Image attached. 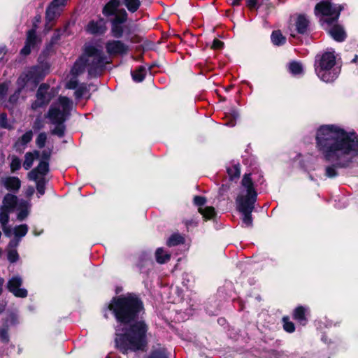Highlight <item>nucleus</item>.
I'll list each match as a JSON object with an SVG mask.
<instances>
[{
	"label": "nucleus",
	"instance_id": "nucleus-1",
	"mask_svg": "<svg viewBox=\"0 0 358 358\" xmlns=\"http://www.w3.org/2000/svg\"><path fill=\"white\" fill-rule=\"evenodd\" d=\"M107 309L124 327L122 332L115 334V348L123 355L146 351L149 327L144 320L145 308L141 296L133 292L113 296Z\"/></svg>",
	"mask_w": 358,
	"mask_h": 358
},
{
	"label": "nucleus",
	"instance_id": "nucleus-2",
	"mask_svg": "<svg viewBox=\"0 0 358 358\" xmlns=\"http://www.w3.org/2000/svg\"><path fill=\"white\" fill-rule=\"evenodd\" d=\"M315 146L326 162H334L325 168V176L334 178L337 169L348 168L358 153V135L336 124H323L316 131Z\"/></svg>",
	"mask_w": 358,
	"mask_h": 358
},
{
	"label": "nucleus",
	"instance_id": "nucleus-3",
	"mask_svg": "<svg viewBox=\"0 0 358 358\" xmlns=\"http://www.w3.org/2000/svg\"><path fill=\"white\" fill-rule=\"evenodd\" d=\"M344 9L343 4H333L329 0H322L317 3L314 9L315 15H321L320 22L328 25H332L329 33L336 42H343L347 38V34L343 27L336 23L341 12Z\"/></svg>",
	"mask_w": 358,
	"mask_h": 358
},
{
	"label": "nucleus",
	"instance_id": "nucleus-4",
	"mask_svg": "<svg viewBox=\"0 0 358 358\" xmlns=\"http://www.w3.org/2000/svg\"><path fill=\"white\" fill-rule=\"evenodd\" d=\"M241 185L245 188L246 194L238 195L236 199L238 211H253L258 194L255 188L250 173H245L241 180Z\"/></svg>",
	"mask_w": 358,
	"mask_h": 358
},
{
	"label": "nucleus",
	"instance_id": "nucleus-5",
	"mask_svg": "<svg viewBox=\"0 0 358 358\" xmlns=\"http://www.w3.org/2000/svg\"><path fill=\"white\" fill-rule=\"evenodd\" d=\"M85 54L87 59L89 57H93V60L90 65L97 66L98 68L103 69L105 64H108L106 61L107 57L103 52V51L96 46L91 44H85L84 46Z\"/></svg>",
	"mask_w": 358,
	"mask_h": 358
},
{
	"label": "nucleus",
	"instance_id": "nucleus-6",
	"mask_svg": "<svg viewBox=\"0 0 358 358\" xmlns=\"http://www.w3.org/2000/svg\"><path fill=\"white\" fill-rule=\"evenodd\" d=\"M50 85L48 83L40 85L36 94V99L32 102L31 106L33 110H36L49 104L52 99V96L48 93Z\"/></svg>",
	"mask_w": 358,
	"mask_h": 358
},
{
	"label": "nucleus",
	"instance_id": "nucleus-7",
	"mask_svg": "<svg viewBox=\"0 0 358 358\" xmlns=\"http://www.w3.org/2000/svg\"><path fill=\"white\" fill-rule=\"evenodd\" d=\"M314 66L318 78L325 83L334 82L340 73V70L335 67H329L317 63H315Z\"/></svg>",
	"mask_w": 358,
	"mask_h": 358
},
{
	"label": "nucleus",
	"instance_id": "nucleus-8",
	"mask_svg": "<svg viewBox=\"0 0 358 358\" xmlns=\"http://www.w3.org/2000/svg\"><path fill=\"white\" fill-rule=\"evenodd\" d=\"M135 266L140 273L148 275L150 271L153 268L154 262L148 253L141 252L134 256Z\"/></svg>",
	"mask_w": 358,
	"mask_h": 358
},
{
	"label": "nucleus",
	"instance_id": "nucleus-9",
	"mask_svg": "<svg viewBox=\"0 0 358 358\" xmlns=\"http://www.w3.org/2000/svg\"><path fill=\"white\" fill-rule=\"evenodd\" d=\"M106 50L111 56H125L129 52L130 48L128 45L121 40H110L106 43Z\"/></svg>",
	"mask_w": 358,
	"mask_h": 358
},
{
	"label": "nucleus",
	"instance_id": "nucleus-10",
	"mask_svg": "<svg viewBox=\"0 0 358 358\" xmlns=\"http://www.w3.org/2000/svg\"><path fill=\"white\" fill-rule=\"evenodd\" d=\"M37 26L34 24L32 28L27 31V38L24 47L20 50V55L27 56L31 53V48H34L39 41L36 35Z\"/></svg>",
	"mask_w": 358,
	"mask_h": 358
},
{
	"label": "nucleus",
	"instance_id": "nucleus-11",
	"mask_svg": "<svg viewBox=\"0 0 358 358\" xmlns=\"http://www.w3.org/2000/svg\"><path fill=\"white\" fill-rule=\"evenodd\" d=\"M22 284L21 278L18 276L13 277L7 284L8 291L13 294L16 297L25 298L28 295L27 290L24 288H20Z\"/></svg>",
	"mask_w": 358,
	"mask_h": 358
},
{
	"label": "nucleus",
	"instance_id": "nucleus-12",
	"mask_svg": "<svg viewBox=\"0 0 358 358\" xmlns=\"http://www.w3.org/2000/svg\"><path fill=\"white\" fill-rule=\"evenodd\" d=\"M49 172V162L40 161L37 166L28 173L27 177L30 180H36L40 176L45 177Z\"/></svg>",
	"mask_w": 358,
	"mask_h": 358
},
{
	"label": "nucleus",
	"instance_id": "nucleus-13",
	"mask_svg": "<svg viewBox=\"0 0 358 358\" xmlns=\"http://www.w3.org/2000/svg\"><path fill=\"white\" fill-rule=\"evenodd\" d=\"M89 65V59L87 58L83 49V53L76 59L71 70V74L75 77H78L85 71V68Z\"/></svg>",
	"mask_w": 358,
	"mask_h": 358
},
{
	"label": "nucleus",
	"instance_id": "nucleus-14",
	"mask_svg": "<svg viewBox=\"0 0 358 358\" xmlns=\"http://www.w3.org/2000/svg\"><path fill=\"white\" fill-rule=\"evenodd\" d=\"M308 308L303 306H296L292 312V318L300 325L306 326L308 322Z\"/></svg>",
	"mask_w": 358,
	"mask_h": 358
},
{
	"label": "nucleus",
	"instance_id": "nucleus-15",
	"mask_svg": "<svg viewBox=\"0 0 358 358\" xmlns=\"http://www.w3.org/2000/svg\"><path fill=\"white\" fill-rule=\"evenodd\" d=\"M68 115L62 112V110L55 107H50L46 115L53 124L64 123Z\"/></svg>",
	"mask_w": 358,
	"mask_h": 358
},
{
	"label": "nucleus",
	"instance_id": "nucleus-16",
	"mask_svg": "<svg viewBox=\"0 0 358 358\" xmlns=\"http://www.w3.org/2000/svg\"><path fill=\"white\" fill-rule=\"evenodd\" d=\"M315 63L329 67H335L336 56L334 52H325L322 55H317Z\"/></svg>",
	"mask_w": 358,
	"mask_h": 358
},
{
	"label": "nucleus",
	"instance_id": "nucleus-17",
	"mask_svg": "<svg viewBox=\"0 0 358 358\" xmlns=\"http://www.w3.org/2000/svg\"><path fill=\"white\" fill-rule=\"evenodd\" d=\"M32 83L37 85L45 76V73L42 66H33L27 71Z\"/></svg>",
	"mask_w": 358,
	"mask_h": 358
},
{
	"label": "nucleus",
	"instance_id": "nucleus-18",
	"mask_svg": "<svg viewBox=\"0 0 358 358\" xmlns=\"http://www.w3.org/2000/svg\"><path fill=\"white\" fill-rule=\"evenodd\" d=\"M310 21L304 14H299L296 20L295 26L298 34L304 35L309 31Z\"/></svg>",
	"mask_w": 358,
	"mask_h": 358
},
{
	"label": "nucleus",
	"instance_id": "nucleus-19",
	"mask_svg": "<svg viewBox=\"0 0 358 358\" xmlns=\"http://www.w3.org/2000/svg\"><path fill=\"white\" fill-rule=\"evenodd\" d=\"M62 12L63 10H61V8L52 6L51 3H49L46 8L45 16L47 24H49L50 22H55L60 17Z\"/></svg>",
	"mask_w": 358,
	"mask_h": 358
},
{
	"label": "nucleus",
	"instance_id": "nucleus-20",
	"mask_svg": "<svg viewBox=\"0 0 358 358\" xmlns=\"http://www.w3.org/2000/svg\"><path fill=\"white\" fill-rule=\"evenodd\" d=\"M120 6V0H110L102 9V13L105 17H110L116 14Z\"/></svg>",
	"mask_w": 358,
	"mask_h": 358
},
{
	"label": "nucleus",
	"instance_id": "nucleus-21",
	"mask_svg": "<svg viewBox=\"0 0 358 358\" xmlns=\"http://www.w3.org/2000/svg\"><path fill=\"white\" fill-rule=\"evenodd\" d=\"M3 185L7 190L15 193L21 187V181L18 177L8 176L5 178Z\"/></svg>",
	"mask_w": 358,
	"mask_h": 358
},
{
	"label": "nucleus",
	"instance_id": "nucleus-22",
	"mask_svg": "<svg viewBox=\"0 0 358 358\" xmlns=\"http://www.w3.org/2000/svg\"><path fill=\"white\" fill-rule=\"evenodd\" d=\"M199 213L202 215L204 221H215L217 213L213 206H206L203 208L198 209Z\"/></svg>",
	"mask_w": 358,
	"mask_h": 358
},
{
	"label": "nucleus",
	"instance_id": "nucleus-23",
	"mask_svg": "<svg viewBox=\"0 0 358 358\" xmlns=\"http://www.w3.org/2000/svg\"><path fill=\"white\" fill-rule=\"evenodd\" d=\"M17 197L12 194H6L3 199V206L1 209L10 211L17 205Z\"/></svg>",
	"mask_w": 358,
	"mask_h": 358
},
{
	"label": "nucleus",
	"instance_id": "nucleus-24",
	"mask_svg": "<svg viewBox=\"0 0 358 358\" xmlns=\"http://www.w3.org/2000/svg\"><path fill=\"white\" fill-rule=\"evenodd\" d=\"M227 173L229 180L237 182L241 176V165L239 163L234 164L231 166H227Z\"/></svg>",
	"mask_w": 358,
	"mask_h": 358
},
{
	"label": "nucleus",
	"instance_id": "nucleus-25",
	"mask_svg": "<svg viewBox=\"0 0 358 358\" xmlns=\"http://www.w3.org/2000/svg\"><path fill=\"white\" fill-rule=\"evenodd\" d=\"M40 157V152L38 150H34L33 152H27L24 155V161L23 162V167L25 170H29L31 168L34 161Z\"/></svg>",
	"mask_w": 358,
	"mask_h": 358
},
{
	"label": "nucleus",
	"instance_id": "nucleus-26",
	"mask_svg": "<svg viewBox=\"0 0 358 358\" xmlns=\"http://www.w3.org/2000/svg\"><path fill=\"white\" fill-rule=\"evenodd\" d=\"M271 41L274 45L282 46L286 43L287 38L281 30H273L271 34Z\"/></svg>",
	"mask_w": 358,
	"mask_h": 358
},
{
	"label": "nucleus",
	"instance_id": "nucleus-27",
	"mask_svg": "<svg viewBox=\"0 0 358 358\" xmlns=\"http://www.w3.org/2000/svg\"><path fill=\"white\" fill-rule=\"evenodd\" d=\"M128 20V13L124 8L119 9V10L114 15V17L110 19V23L115 24H124Z\"/></svg>",
	"mask_w": 358,
	"mask_h": 358
},
{
	"label": "nucleus",
	"instance_id": "nucleus-28",
	"mask_svg": "<svg viewBox=\"0 0 358 358\" xmlns=\"http://www.w3.org/2000/svg\"><path fill=\"white\" fill-rule=\"evenodd\" d=\"M131 74L134 81L141 83L145 78L146 69L143 66H139L134 71H131Z\"/></svg>",
	"mask_w": 358,
	"mask_h": 358
},
{
	"label": "nucleus",
	"instance_id": "nucleus-29",
	"mask_svg": "<svg viewBox=\"0 0 358 358\" xmlns=\"http://www.w3.org/2000/svg\"><path fill=\"white\" fill-rule=\"evenodd\" d=\"M155 258L157 263L162 264L170 260L171 255L165 252L162 248H158L155 251Z\"/></svg>",
	"mask_w": 358,
	"mask_h": 358
},
{
	"label": "nucleus",
	"instance_id": "nucleus-30",
	"mask_svg": "<svg viewBox=\"0 0 358 358\" xmlns=\"http://www.w3.org/2000/svg\"><path fill=\"white\" fill-rule=\"evenodd\" d=\"M111 29L110 34L111 36L115 38H121L123 36L124 32V26L123 24H115L110 23Z\"/></svg>",
	"mask_w": 358,
	"mask_h": 358
},
{
	"label": "nucleus",
	"instance_id": "nucleus-31",
	"mask_svg": "<svg viewBox=\"0 0 358 358\" xmlns=\"http://www.w3.org/2000/svg\"><path fill=\"white\" fill-rule=\"evenodd\" d=\"M185 243V238L180 234L175 233L171 235L166 241L169 247L177 246Z\"/></svg>",
	"mask_w": 358,
	"mask_h": 358
},
{
	"label": "nucleus",
	"instance_id": "nucleus-32",
	"mask_svg": "<svg viewBox=\"0 0 358 358\" xmlns=\"http://www.w3.org/2000/svg\"><path fill=\"white\" fill-rule=\"evenodd\" d=\"M87 30L92 34H103L106 28L105 27L99 24L97 22L91 20L87 27Z\"/></svg>",
	"mask_w": 358,
	"mask_h": 358
},
{
	"label": "nucleus",
	"instance_id": "nucleus-33",
	"mask_svg": "<svg viewBox=\"0 0 358 358\" xmlns=\"http://www.w3.org/2000/svg\"><path fill=\"white\" fill-rule=\"evenodd\" d=\"M29 82H31L27 72L22 73L17 80L18 86L17 93L19 94L27 85Z\"/></svg>",
	"mask_w": 358,
	"mask_h": 358
},
{
	"label": "nucleus",
	"instance_id": "nucleus-34",
	"mask_svg": "<svg viewBox=\"0 0 358 358\" xmlns=\"http://www.w3.org/2000/svg\"><path fill=\"white\" fill-rule=\"evenodd\" d=\"M124 4L129 12L134 13L139 9L141 3L140 0H124Z\"/></svg>",
	"mask_w": 358,
	"mask_h": 358
},
{
	"label": "nucleus",
	"instance_id": "nucleus-35",
	"mask_svg": "<svg viewBox=\"0 0 358 358\" xmlns=\"http://www.w3.org/2000/svg\"><path fill=\"white\" fill-rule=\"evenodd\" d=\"M282 327L283 329L289 334H292L295 331L296 327L294 322L290 321L289 316H283L282 318Z\"/></svg>",
	"mask_w": 358,
	"mask_h": 358
},
{
	"label": "nucleus",
	"instance_id": "nucleus-36",
	"mask_svg": "<svg viewBox=\"0 0 358 358\" xmlns=\"http://www.w3.org/2000/svg\"><path fill=\"white\" fill-rule=\"evenodd\" d=\"M148 358H169V353L166 348H160L152 350Z\"/></svg>",
	"mask_w": 358,
	"mask_h": 358
},
{
	"label": "nucleus",
	"instance_id": "nucleus-37",
	"mask_svg": "<svg viewBox=\"0 0 358 358\" xmlns=\"http://www.w3.org/2000/svg\"><path fill=\"white\" fill-rule=\"evenodd\" d=\"M59 100V103L62 105V109H63L62 110V112L64 113L66 115H69V111L71 108V103H72L71 101L70 100L69 98H68L66 96H60Z\"/></svg>",
	"mask_w": 358,
	"mask_h": 358
},
{
	"label": "nucleus",
	"instance_id": "nucleus-38",
	"mask_svg": "<svg viewBox=\"0 0 358 358\" xmlns=\"http://www.w3.org/2000/svg\"><path fill=\"white\" fill-rule=\"evenodd\" d=\"M36 182V187L37 189L38 194L41 196H43L45 192V185L47 183V180L45 177L38 178Z\"/></svg>",
	"mask_w": 358,
	"mask_h": 358
},
{
	"label": "nucleus",
	"instance_id": "nucleus-39",
	"mask_svg": "<svg viewBox=\"0 0 358 358\" xmlns=\"http://www.w3.org/2000/svg\"><path fill=\"white\" fill-rule=\"evenodd\" d=\"M127 38L126 41L131 43L138 44L143 41V37L139 34H134L131 35V31L128 29L126 31Z\"/></svg>",
	"mask_w": 358,
	"mask_h": 358
},
{
	"label": "nucleus",
	"instance_id": "nucleus-40",
	"mask_svg": "<svg viewBox=\"0 0 358 358\" xmlns=\"http://www.w3.org/2000/svg\"><path fill=\"white\" fill-rule=\"evenodd\" d=\"M90 91V89L86 83H82L80 86L77 87L76 91L74 92V96L76 99H80L83 98V95Z\"/></svg>",
	"mask_w": 358,
	"mask_h": 358
},
{
	"label": "nucleus",
	"instance_id": "nucleus-41",
	"mask_svg": "<svg viewBox=\"0 0 358 358\" xmlns=\"http://www.w3.org/2000/svg\"><path fill=\"white\" fill-rule=\"evenodd\" d=\"M28 231V226L26 224H20L14 229V235L17 238L24 237Z\"/></svg>",
	"mask_w": 358,
	"mask_h": 358
},
{
	"label": "nucleus",
	"instance_id": "nucleus-42",
	"mask_svg": "<svg viewBox=\"0 0 358 358\" xmlns=\"http://www.w3.org/2000/svg\"><path fill=\"white\" fill-rule=\"evenodd\" d=\"M289 71L293 75H299L303 72L302 65L299 62H297L295 61L289 63Z\"/></svg>",
	"mask_w": 358,
	"mask_h": 358
},
{
	"label": "nucleus",
	"instance_id": "nucleus-43",
	"mask_svg": "<svg viewBox=\"0 0 358 358\" xmlns=\"http://www.w3.org/2000/svg\"><path fill=\"white\" fill-rule=\"evenodd\" d=\"M55 127L51 131L52 135H56L59 138H62L65 134L66 126L64 123L56 124Z\"/></svg>",
	"mask_w": 358,
	"mask_h": 358
},
{
	"label": "nucleus",
	"instance_id": "nucleus-44",
	"mask_svg": "<svg viewBox=\"0 0 358 358\" xmlns=\"http://www.w3.org/2000/svg\"><path fill=\"white\" fill-rule=\"evenodd\" d=\"M243 214L242 222L247 227H252V211H239Z\"/></svg>",
	"mask_w": 358,
	"mask_h": 358
},
{
	"label": "nucleus",
	"instance_id": "nucleus-45",
	"mask_svg": "<svg viewBox=\"0 0 358 358\" xmlns=\"http://www.w3.org/2000/svg\"><path fill=\"white\" fill-rule=\"evenodd\" d=\"M46 141L47 134L45 132H41L36 139V145L38 148L42 149L45 147Z\"/></svg>",
	"mask_w": 358,
	"mask_h": 358
},
{
	"label": "nucleus",
	"instance_id": "nucleus-46",
	"mask_svg": "<svg viewBox=\"0 0 358 358\" xmlns=\"http://www.w3.org/2000/svg\"><path fill=\"white\" fill-rule=\"evenodd\" d=\"M33 138V132L31 130L26 131L18 140L22 145H26L29 143Z\"/></svg>",
	"mask_w": 358,
	"mask_h": 358
},
{
	"label": "nucleus",
	"instance_id": "nucleus-47",
	"mask_svg": "<svg viewBox=\"0 0 358 358\" xmlns=\"http://www.w3.org/2000/svg\"><path fill=\"white\" fill-rule=\"evenodd\" d=\"M11 172L14 173L21 168V161L17 156H13L10 164Z\"/></svg>",
	"mask_w": 358,
	"mask_h": 358
},
{
	"label": "nucleus",
	"instance_id": "nucleus-48",
	"mask_svg": "<svg viewBox=\"0 0 358 358\" xmlns=\"http://www.w3.org/2000/svg\"><path fill=\"white\" fill-rule=\"evenodd\" d=\"M207 202V199L205 196L196 195L193 199V203L195 206H198V209L203 208V206Z\"/></svg>",
	"mask_w": 358,
	"mask_h": 358
},
{
	"label": "nucleus",
	"instance_id": "nucleus-49",
	"mask_svg": "<svg viewBox=\"0 0 358 358\" xmlns=\"http://www.w3.org/2000/svg\"><path fill=\"white\" fill-rule=\"evenodd\" d=\"M0 338L1 341L5 344L8 343L10 337L8 335V327H3L0 329Z\"/></svg>",
	"mask_w": 358,
	"mask_h": 358
},
{
	"label": "nucleus",
	"instance_id": "nucleus-50",
	"mask_svg": "<svg viewBox=\"0 0 358 358\" xmlns=\"http://www.w3.org/2000/svg\"><path fill=\"white\" fill-rule=\"evenodd\" d=\"M8 260L10 263H15L19 259V255L15 249H11L8 252L7 254Z\"/></svg>",
	"mask_w": 358,
	"mask_h": 358
},
{
	"label": "nucleus",
	"instance_id": "nucleus-51",
	"mask_svg": "<svg viewBox=\"0 0 358 358\" xmlns=\"http://www.w3.org/2000/svg\"><path fill=\"white\" fill-rule=\"evenodd\" d=\"M62 34V29H56L50 38V44L51 45L56 44L60 40Z\"/></svg>",
	"mask_w": 358,
	"mask_h": 358
},
{
	"label": "nucleus",
	"instance_id": "nucleus-52",
	"mask_svg": "<svg viewBox=\"0 0 358 358\" xmlns=\"http://www.w3.org/2000/svg\"><path fill=\"white\" fill-rule=\"evenodd\" d=\"M10 211L7 210L1 209V212L0 213V223L2 225H6L9 221V215L8 213Z\"/></svg>",
	"mask_w": 358,
	"mask_h": 358
},
{
	"label": "nucleus",
	"instance_id": "nucleus-53",
	"mask_svg": "<svg viewBox=\"0 0 358 358\" xmlns=\"http://www.w3.org/2000/svg\"><path fill=\"white\" fill-rule=\"evenodd\" d=\"M51 155H52V150L51 149L43 150L41 152V153H40V156H41L40 161H43V162L50 163Z\"/></svg>",
	"mask_w": 358,
	"mask_h": 358
},
{
	"label": "nucleus",
	"instance_id": "nucleus-54",
	"mask_svg": "<svg viewBox=\"0 0 358 358\" xmlns=\"http://www.w3.org/2000/svg\"><path fill=\"white\" fill-rule=\"evenodd\" d=\"M0 127L3 129L11 128L8 124L7 114L6 113L0 114Z\"/></svg>",
	"mask_w": 358,
	"mask_h": 358
},
{
	"label": "nucleus",
	"instance_id": "nucleus-55",
	"mask_svg": "<svg viewBox=\"0 0 358 358\" xmlns=\"http://www.w3.org/2000/svg\"><path fill=\"white\" fill-rule=\"evenodd\" d=\"M259 0H246V6L250 10H257L260 4L258 3Z\"/></svg>",
	"mask_w": 358,
	"mask_h": 358
},
{
	"label": "nucleus",
	"instance_id": "nucleus-56",
	"mask_svg": "<svg viewBox=\"0 0 358 358\" xmlns=\"http://www.w3.org/2000/svg\"><path fill=\"white\" fill-rule=\"evenodd\" d=\"M224 47V43L217 38H215L213 41L211 49L217 50H222Z\"/></svg>",
	"mask_w": 358,
	"mask_h": 358
},
{
	"label": "nucleus",
	"instance_id": "nucleus-57",
	"mask_svg": "<svg viewBox=\"0 0 358 358\" xmlns=\"http://www.w3.org/2000/svg\"><path fill=\"white\" fill-rule=\"evenodd\" d=\"M68 0H52L50 3L52 6L58 7L61 10H64V8L66 6Z\"/></svg>",
	"mask_w": 358,
	"mask_h": 358
},
{
	"label": "nucleus",
	"instance_id": "nucleus-58",
	"mask_svg": "<svg viewBox=\"0 0 358 358\" xmlns=\"http://www.w3.org/2000/svg\"><path fill=\"white\" fill-rule=\"evenodd\" d=\"M43 127H44L43 121L41 118L37 117L34 122V124H33L34 130L38 131V130L42 129Z\"/></svg>",
	"mask_w": 358,
	"mask_h": 358
},
{
	"label": "nucleus",
	"instance_id": "nucleus-59",
	"mask_svg": "<svg viewBox=\"0 0 358 358\" xmlns=\"http://www.w3.org/2000/svg\"><path fill=\"white\" fill-rule=\"evenodd\" d=\"M78 87V81L77 79L71 78L70 79L66 85V87L69 90H76Z\"/></svg>",
	"mask_w": 358,
	"mask_h": 358
},
{
	"label": "nucleus",
	"instance_id": "nucleus-60",
	"mask_svg": "<svg viewBox=\"0 0 358 358\" xmlns=\"http://www.w3.org/2000/svg\"><path fill=\"white\" fill-rule=\"evenodd\" d=\"M88 66H89L88 71H87L88 74H89V76H90L92 77H96L98 76L99 70H101V69L98 68L97 66L90 65V64H89Z\"/></svg>",
	"mask_w": 358,
	"mask_h": 358
},
{
	"label": "nucleus",
	"instance_id": "nucleus-61",
	"mask_svg": "<svg viewBox=\"0 0 358 358\" xmlns=\"http://www.w3.org/2000/svg\"><path fill=\"white\" fill-rule=\"evenodd\" d=\"M28 210L24 209H21L20 212L17 213V219L20 221L24 220L28 216Z\"/></svg>",
	"mask_w": 358,
	"mask_h": 358
},
{
	"label": "nucleus",
	"instance_id": "nucleus-62",
	"mask_svg": "<svg viewBox=\"0 0 358 358\" xmlns=\"http://www.w3.org/2000/svg\"><path fill=\"white\" fill-rule=\"evenodd\" d=\"M20 239L15 236L13 239H11L8 243V247L11 249H14L19 245Z\"/></svg>",
	"mask_w": 358,
	"mask_h": 358
},
{
	"label": "nucleus",
	"instance_id": "nucleus-63",
	"mask_svg": "<svg viewBox=\"0 0 358 358\" xmlns=\"http://www.w3.org/2000/svg\"><path fill=\"white\" fill-rule=\"evenodd\" d=\"M2 229H3V231L4 233V234L8 236V237H10L12 234V229L10 227H8L6 225H2Z\"/></svg>",
	"mask_w": 358,
	"mask_h": 358
},
{
	"label": "nucleus",
	"instance_id": "nucleus-64",
	"mask_svg": "<svg viewBox=\"0 0 358 358\" xmlns=\"http://www.w3.org/2000/svg\"><path fill=\"white\" fill-rule=\"evenodd\" d=\"M8 86L6 83L0 84V96H4L8 92Z\"/></svg>",
	"mask_w": 358,
	"mask_h": 358
}]
</instances>
